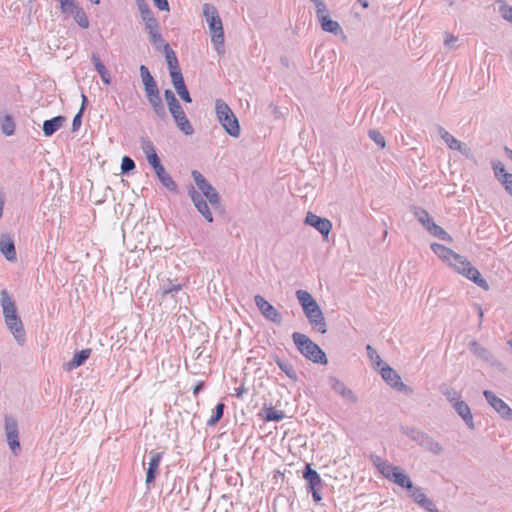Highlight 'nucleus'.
<instances>
[{"label":"nucleus","instance_id":"obj_49","mask_svg":"<svg viewBox=\"0 0 512 512\" xmlns=\"http://www.w3.org/2000/svg\"><path fill=\"white\" fill-rule=\"evenodd\" d=\"M443 394L446 397V399L452 404V406L454 405L455 402L461 401L459 393L453 388H447L443 392Z\"/></svg>","mask_w":512,"mask_h":512},{"label":"nucleus","instance_id":"obj_41","mask_svg":"<svg viewBox=\"0 0 512 512\" xmlns=\"http://www.w3.org/2000/svg\"><path fill=\"white\" fill-rule=\"evenodd\" d=\"M427 231L431 235L439 238L440 240H443V241H451L452 240L451 236L442 227H440L436 223H433L430 227H428Z\"/></svg>","mask_w":512,"mask_h":512},{"label":"nucleus","instance_id":"obj_40","mask_svg":"<svg viewBox=\"0 0 512 512\" xmlns=\"http://www.w3.org/2000/svg\"><path fill=\"white\" fill-rule=\"evenodd\" d=\"M491 164L496 179L502 184L505 180V176H510L511 173H507L504 164L498 160L492 161Z\"/></svg>","mask_w":512,"mask_h":512},{"label":"nucleus","instance_id":"obj_30","mask_svg":"<svg viewBox=\"0 0 512 512\" xmlns=\"http://www.w3.org/2000/svg\"><path fill=\"white\" fill-rule=\"evenodd\" d=\"M139 71L145 92L158 88L156 81L154 80L147 66L141 65L139 67Z\"/></svg>","mask_w":512,"mask_h":512},{"label":"nucleus","instance_id":"obj_16","mask_svg":"<svg viewBox=\"0 0 512 512\" xmlns=\"http://www.w3.org/2000/svg\"><path fill=\"white\" fill-rule=\"evenodd\" d=\"M329 384L332 388V390L339 394L344 400L350 402V403H356L357 402V396L354 394V392L346 387L343 381L339 380L338 378L334 376H330Z\"/></svg>","mask_w":512,"mask_h":512},{"label":"nucleus","instance_id":"obj_26","mask_svg":"<svg viewBox=\"0 0 512 512\" xmlns=\"http://www.w3.org/2000/svg\"><path fill=\"white\" fill-rule=\"evenodd\" d=\"M65 122L66 118L61 115L45 120L42 127L44 135L46 137L52 136L64 125Z\"/></svg>","mask_w":512,"mask_h":512},{"label":"nucleus","instance_id":"obj_58","mask_svg":"<svg viewBox=\"0 0 512 512\" xmlns=\"http://www.w3.org/2000/svg\"><path fill=\"white\" fill-rule=\"evenodd\" d=\"M505 190L512 196V174L510 176H505V180L502 183Z\"/></svg>","mask_w":512,"mask_h":512},{"label":"nucleus","instance_id":"obj_22","mask_svg":"<svg viewBox=\"0 0 512 512\" xmlns=\"http://www.w3.org/2000/svg\"><path fill=\"white\" fill-rule=\"evenodd\" d=\"M0 252L8 261H14L17 258L14 241L11 236L3 234L0 238Z\"/></svg>","mask_w":512,"mask_h":512},{"label":"nucleus","instance_id":"obj_60","mask_svg":"<svg viewBox=\"0 0 512 512\" xmlns=\"http://www.w3.org/2000/svg\"><path fill=\"white\" fill-rule=\"evenodd\" d=\"M204 389V382L199 381L193 388V395L197 396Z\"/></svg>","mask_w":512,"mask_h":512},{"label":"nucleus","instance_id":"obj_21","mask_svg":"<svg viewBox=\"0 0 512 512\" xmlns=\"http://www.w3.org/2000/svg\"><path fill=\"white\" fill-rule=\"evenodd\" d=\"M303 478L307 481L308 490L322 489V479L319 473L311 468L310 464H306L303 471Z\"/></svg>","mask_w":512,"mask_h":512},{"label":"nucleus","instance_id":"obj_37","mask_svg":"<svg viewBox=\"0 0 512 512\" xmlns=\"http://www.w3.org/2000/svg\"><path fill=\"white\" fill-rule=\"evenodd\" d=\"M68 14H71L74 17V20L80 27L85 29L89 27L88 17L81 7H74V9L71 10Z\"/></svg>","mask_w":512,"mask_h":512},{"label":"nucleus","instance_id":"obj_51","mask_svg":"<svg viewBox=\"0 0 512 512\" xmlns=\"http://www.w3.org/2000/svg\"><path fill=\"white\" fill-rule=\"evenodd\" d=\"M499 12L506 21L512 23V6L503 3L499 7Z\"/></svg>","mask_w":512,"mask_h":512},{"label":"nucleus","instance_id":"obj_34","mask_svg":"<svg viewBox=\"0 0 512 512\" xmlns=\"http://www.w3.org/2000/svg\"><path fill=\"white\" fill-rule=\"evenodd\" d=\"M469 349L475 356L485 361H491L493 358L492 354L477 341H471L469 343Z\"/></svg>","mask_w":512,"mask_h":512},{"label":"nucleus","instance_id":"obj_7","mask_svg":"<svg viewBox=\"0 0 512 512\" xmlns=\"http://www.w3.org/2000/svg\"><path fill=\"white\" fill-rule=\"evenodd\" d=\"M164 97L168 105V109L170 114L172 115L177 127L180 131H182L185 135H191L194 132V129L185 115L183 108L179 101L177 100L175 94L170 89H166L164 91Z\"/></svg>","mask_w":512,"mask_h":512},{"label":"nucleus","instance_id":"obj_8","mask_svg":"<svg viewBox=\"0 0 512 512\" xmlns=\"http://www.w3.org/2000/svg\"><path fill=\"white\" fill-rule=\"evenodd\" d=\"M460 259L449 262V266L452 267L457 273L463 275L483 290H489L488 282L481 276L477 268H475L471 262L464 256L458 254Z\"/></svg>","mask_w":512,"mask_h":512},{"label":"nucleus","instance_id":"obj_2","mask_svg":"<svg viewBox=\"0 0 512 512\" xmlns=\"http://www.w3.org/2000/svg\"><path fill=\"white\" fill-rule=\"evenodd\" d=\"M0 296L5 324L13 334L16 342L19 345H23L26 341V333L22 320L18 315L16 304L6 289L1 291Z\"/></svg>","mask_w":512,"mask_h":512},{"label":"nucleus","instance_id":"obj_53","mask_svg":"<svg viewBox=\"0 0 512 512\" xmlns=\"http://www.w3.org/2000/svg\"><path fill=\"white\" fill-rule=\"evenodd\" d=\"M60 8L63 13H69L74 7H77V3L74 0H58Z\"/></svg>","mask_w":512,"mask_h":512},{"label":"nucleus","instance_id":"obj_27","mask_svg":"<svg viewBox=\"0 0 512 512\" xmlns=\"http://www.w3.org/2000/svg\"><path fill=\"white\" fill-rule=\"evenodd\" d=\"M90 354L91 349H83L81 351L76 352L72 360L64 364V369L66 371H71L75 368L80 367L89 358Z\"/></svg>","mask_w":512,"mask_h":512},{"label":"nucleus","instance_id":"obj_11","mask_svg":"<svg viewBox=\"0 0 512 512\" xmlns=\"http://www.w3.org/2000/svg\"><path fill=\"white\" fill-rule=\"evenodd\" d=\"M4 429L8 446L13 454L17 456L21 451V445L19 442V427L16 418L11 415H5Z\"/></svg>","mask_w":512,"mask_h":512},{"label":"nucleus","instance_id":"obj_44","mask_svg":"<svg viewBox=\"0 0 512 512\" xmlns=\"http://www.w3.org/2000/svg\"><path fill=\"white\" fill-rule=\"evenodd\" d=\"M368 136L372 141L375 142V144L379 148H381V149L385 148V146H386L385 138L378 130H375V129L369 130Z\"/></svg>","mask_w":512,"mask_h":512},{"label":"nucleus","instance_id":"obj_54","mask_svg":"<svg viewBox=\"0 0 512 512\" xmlns=\"http://www.w3.org/2000/svg\"><path fill=\"white\" fill-rule=\"evenodd\" d=\"M83 107L80 108L78 113L74 116L72 121V131H77L82 124Z\"/></svg>","mask_w":512,"mask_h":512},{"label":"nucleus","instance_id":"obj_9","mask_svg":"<svg viewBox=\"0 0 512 512\" xmlns=\"http://www.w3.org/2000/svg\"><path fill=\"white\" fill-rule=\"evenodd\" d=\"M405 434L424 450L431 452L434 455H440L443 452L442 445L423 431L416 428H407L405 430Z\"/></svg>","mask_w":512,"mask_h":512},{"label":"nucleus","instance_id":"obj_4","mask_svg":"<svg viewBox=\"0 0 512 512\" xmlns=\"http://www.w3.org/2000/svg\"><path fill=\"white\" fill-rule=\"evenodd\" d=\"M292 340L298 351L313 363L326 365L328 363L327 356L321 347L313 342L307 335L294 332Z\"/></svg>","mask_w":512,"mask_h":512},{"label":"nucleus","instance_id":"obj_43","mask_svg":"<svg viewBox=\"0 0 512 512\" xmlns=\"http://www.w3.org/2000/svg\"><path fill=\"white\" fill-rule=\"evenodd\" d=\"M225 404L220 402L216 405L214 414L210 417V419L207 421L208 426H215L220 419L223 417Z\"/></svg>","mask_w":512,"mask_h":512},{"label":"nucleus","instance_id":"obj_1","mask_svg":"<svg viewBox=\"0 0 512 512\" xmlns=\"http://www.w3.org/2000/svg\"><path fill=\"white\" fill-rule=\"evenodd\" d=\"M191 176L200 191H197L193 186H191L188 190V195L198 212L208 222H213V215L209 209L207 201L213 207H218L220 205L219 193L198 170H193L191 172Z\"/></svg>","mask_w":512,"mask_h":512},{"label":"nucleus","instance_id":"obj_50","mask_svg":"<svg viewBox=\"0 0 512 512\" xmlns=\"http://www.w3.org/2000/svg\"><path fill=\"white\" fill-rule=\"evenodd\" d=\"M169 72H170L171 81H172V84L174 87L177 86L178 84L184 83V78H183L180 67L176 68L175 70H169Z\"/></svg>","mask_w":512,"mask_h":512},{"label":"nucleus","instance_id":"obj_57","mask_svg":"<svg viewBox=\"0 0 512 512\" xmlns=\"http://www.w3.org/2000/svg\"><path fill=\"white\" fill-rule=\"evenodd\" d=\"M369 459L370 461L372 462V464L376 467V468H379L385 460H383L380 456L376 455V454H371L369 456Z\"/></svg>","mask_w":512,"mask_h":512},{"label":"nucleus","instance_id":"obj_52","mask_svg":"<svg viewBox=\"0 0 512 512\" xmlns=\"http://www.w3.org/2000/svg\"><path fill=\"white\" fill-rule=\"evenodd\" d=\"M366 350H367L369 359L373 363H375L376 365L379 366L381 364L382 360H381L380 355L377 353V351L371 345H367Z\"/></svg>","mask_w":512,"mask_h":512},{"label":"nucleus","instance_id":"obj_38","mask_svg":"<svg viewBox=\"0 0 512 512\" xmlns=\"http://www.w3.org/2000/svg\"><path fill=\"white\" fill-rule=\"evenodd\" d=\"M136 4L143 22H147L155 18L146 0H136Z\"/></svg>","mask_w":512,"mask_h":512},{"label":"nucleus","instance_id":"obj_14","mask_svg":"<svg viewBox=\"0 0 512 512\" xmlns=\"http://www.w3.org/2000/svg\"><path fill=\"white\" fill-rule=\"evenodd\" d=\"M305 224L314 227L325 238L328 237V235L332 229V223L329 219L322 218L312 212H308L306 214Z\"/></svg>","mask_w":512,"mask_h":512},{"label":"nucleus","instance_id":"obj_28","mask_svg":"<svg viewBox=\"0 0 512 512\" xmlns=\"http://www.w3.org/2000/svg\"><path fill=\"white\" fill-rule=\"evenodd\" d=\"M390 481L394 482L398 486L405 488L408 490H411L413 488V482L411 481L410 477L398 466L397 470L391 474Z\"/></svg>","mask_w":512,"mask_h":512},{"label":"nucleus","instance_id":"obj_3","mask_svg":"<svg viewBox=\"0 0 512 512\" xmlns=\"http://www.w3.org/2000/svg\"><path fill=\"white\" fill-rule=\"evenodd\" d=\"M295 296L310 325L319 333L325 334L327 332V323L317 301L308 291L302 289L297 290Z\"/></svg>","mask_w":512,"mask_h":512},{"label":"nucleus","instance_id":"obj_17","mask_svg":"<svg viewBox=\"0 0 512 512\" xmlns=\"http://www.w3.org/2000/svg\"><path fill=\"white\" fill-rule=\"evenodd\" d=\"M146 97L148 99V102L154 111L155 115L160 119H165L167 117V113L162 101V98L160 96L159 89H154L151 91H147Z\"/></svg>","mask_w":512,"mask_h":512},{"label":"nucleus","instance_id":"obj_23","mask_svg":"<svg viewBox=\"0 0 512 512\" xmlns=\"http://www.w3.org/2000/svg\"><path fill=\"white\" fill-rule=\"evenodd\" d=\"M452 407L454 408L456 413L463 419V421L465 422L469 429H475L471 409L466 402L462 400L459 402H455Z\"/></svg>","mask_w":512,"mask_h":512},{"label":"nucleus","instance_id":"obj_62","mask_svg":"<svg viewBox=\"0 0 512 512\" xmlns=\"http://www.w3.org/2000/svg\"><path fill=\"white\" fill-rule=\"evenodd\" d=\"M4 203H5V193L3 191H0V219L3 216Z\"/></svg>","mask_w":512,"mask_h":512},{"label":"nucleus","instance_id":"obj_12","mask_svg":"<svg viewBox=\"0 0 512 512\" xmlns=\"http://www.w3.org/2000/svg\"><path fill=\"white\" fill-rule=\"evenodd\" d=\"M254 302L257 308L259 309L260 313L266 320L276 325H280L282 323L281 313L272 304H270L263 296L259 294L255 295Z\"/></svg>","mask_w":512,"mask_h":512},{"label":"nucleus","instance_id":"obj_6","mask_svg":"<svg viewBox=\"0 0 512 512\" xmlns=\"http://www.w3.org/2000/svg\"><path fill=\"white\" fill-rule=\"evenodd\" d=\"M215 113L218 121L228 135L235 138L240 136L239 121L228 104L222 99L216 100Z\"/></svg>","mask_w":512,"mask_h":512},{"label":"nucleus","instance_id":"obj_39","mask_svg":"<svg viewBox=\"0 0 512 512\" xmlns=\"http://www.w3.org/2000/svg\"><path fill=\"white\" fill-rule=\"evenodd\" d=\"M414 216L426 229L435 223L429 213L423 208H415Z\"/></svg>","mask_w":512,"mask_h":512},{"label":"nucleus","instance_id":"obj_55","mask_svg":"<svg viewBox=\"0 0 512 512\" xmlns=\"http://www.w3.org/2000/svg\"><path fill=\"white\" fill-rule=\"evenodd\" d=\"M148 163L152 166V168L155 170L157 169L158 167H161L163 166L161 164V161H160V158L158 157L157 154H153L151 156H149L148 158H146Z\"/></svg>","mask_w":512,"mask_h":512},{"label":"nucleus","instance_id":"obj_63","mask_svg":"<svg viewBox=\"0 0 512 512\" xmlns=\"http://www.w3.org/2000/svg\"><path fill=\"white\" fill-rule=\"evenodd\" d=\"M246 391V389L244 388V386H240L239 388H236L235 389V396L237 398H242L243 397V393Z\"/></svg>","mask_w":512,"mask_h":512},{"label":"nucleus","instance_id":"obj_15","mask_svg":"<svg viewBox=\"0 0 512 512\" xmlns=\"http://www.w3.org/2000/svg\"><path fill=\"white\" fill-rule=\"evenodd\" d=\"M409 496L413 501L418 504L421 508L428 512H439L435 503L426 496L420 487L414 486L411 490H408Z\"/></svg>","mask_w":512,"mask_h":512},{"label":"nucleus","instance_id":"obj_20","mask_svg":"<svg viewBox=\"0 0 512 512\" xmlns=\"http://www.w3.org/2000/svg\"><path fill=\"white\" fill-rule=\"evenodd\" d=\"M381 377L393 388L402 390L405 385L401 377L389 365H385L380 370Z\"/></svg>","mask_w":512,"mask_h":512},{"label":"nucleus","instance_id":"obj_35","mask_svg":"<svg viewBox=\"0 0 512 512\" xmlns=\"http://www.w3.org/2000/svg\"><path fill=\"white\" fill-rule=\"evenodd\" d=\"M162 46L169 70H175L176 68H179L176 53L171 49L170 45L168 43H163Z\"/></svg>","mask_w":512,"mask_h":512},{"label":"nucleus","instance_id":"obj_48","mask_svg":"<svg viewBox=\"0 0 512 512\" xmlns=\"http://www.w3.org/2000/svg\"><path fill=\"white\" fill-rule=\"evenodd\" d=\"M135 162L132 158L124 156L121 163V171L123 174H127L135 169Z\"/></svg>","mask_w":512,"mask_h":512},{"label":"nucleus","instance_id":"obj_64","mask_svg":"<svg viewBox=\"0 0 512 512\" xmlns=\"http://www.w3.org/2000/svg\"><path fill=\"white\" fill-rule=\"evenodd\" d=\"M504 151H505L507 157L512 161V149L505 147Z\"/></svg>","mask_w":512,"mask_h":512},{"label":"nucleus","instance_id":"obj_25","mask_svg":"<svg viewBox=\"0 0 512 512\" xmlns=\"http://www.w3.org/2000/svg\"><path fill=\"white\" fill-rule=\"evenodd\" d=\"M431 250L447 264H449L450 261L460 259L458 253L439 243H432Z\"/></svg>","mask_w":512,"mask_h":512},{"label":"nucleus","instance_id":"obj_19","mask_svg":"<svg viewBox=\"0 0 512 512\" xmlns=\"http://www.w3.org/2000/svg\"><path fill=\"white\" fill-rule=\"evenodd\" d=\"M145 30L149 35L150 42L159 48L160 45L164 43V40L161 35L160 26L156 18L151 19L147 22H144Z\"/></svg>","mask_w":512,"mask_h":512},{"label":"nucleus","instance_id":"obj_61","mask_svg":"<svg viewBox=\"0 0 512 512\" xmlns=\"http://www.w3.org/2000/svg\"><path fill=\"white\" fill-rule=\"evenodd\" d=\"M312 493L313 500L315 502H319L322 500V496L320 494L321 489L309 490Z\"/></svg>","mask_w":512,"mask_h":512},{"label":"nucleus","instance_id":"obj_18","mask_svg":"<svg viewBox=\"0 0 512 512\" xmlns=\"http://www.w3.org/2000/svg\"><path fill=\"white\" fill-rule=\"evenodd\" d=\"M162 457H163L162 452H157L155 450H152L150 452V461L148 463V468H147V472H146V484L147 485L154 482L157 472H158V467L162 460Z\"/></svg>","mask_w":512,"mask_h":512},{"label":"nucleus","instance_id":"obj_47","mask_svg":"<svg viewBox=\"0 0 512 512\" xmlns=\"http://www.w3.org/2000/svg\"><path fill=\"white\" fill-rule=\"evenodd\" d=\"M176 92L178 93V95L180 96V98L186 102V103H191L192 102V98L190 96V93L185 85V82L182 83V84H178L177 86L174 87Z\"/></svg>","mask_w":512,"mask_h":512},{"label":"nucleus","instance_id":"obj_10","mask_svg":"<svg viewBox=\"0 0 512 512\" xmlns=\"http://www.w3.org/2000/svg\"><path fill=\"white\" fill-rule=\"evenodd\" d=\"M316 6V16L321 24V28L325 32L337 35L342 32L341 26L337 21L329 17V12L326 4L322 0H311Z\"/></svg>","mask_w":512,"mask_h":512},{"label":"nucleus","instance_id":"obj_5","mask_svg":"<svg viewBox=\"0 0 512 512\" xmlns=\"http://www.w3.org/2000/svg\"><path fill=\"white\" fill-rule=\"evenodd\" d=\"M203 15L208 23L212 35L211 41L216 51L219 54L224 53V29L216 7L212 4L205 3L203 5Z\"/></svg>","mask_w":512,"mask_h":512},{"label":"nucleus","instance_id":"obj_31","mask_svg":"<svg viewBox=\"0 0 512 512\" xmlns=\"http://www.w3.org/2000/svg\"><path fill=\"white\" fill-rule=\"evenodd\" d=\"M274 361L277 366L293 381L298 380V375L293 367V365L286 360L281 359L279 356H274Z\"/></svg>","mask_w":512,"mask_h":512},{"label":"nucleus","instance_id":"obj_36","mask_svg":"<svg viewBox=\"0 0 512 512\" xmlns=\"http://www.w3.org/2000/svg\"><path fill=\"white\" fill-rule=\"evenodd\" d=\"M15 121L12 116L5 115L0 120V128L4 135L11 136L15 132Z\"/></svg>","mask_w":512,"mask_h":512},{"label":"nucleus","instance_id":"obj_45","mask_svg":"<svg viewBox=\"0 0 512 512\" xmlns=\"http://www.w3.org/2000/svg\"><path fill=\"white\" fill-rule=\"evenodd\" d=\"M398 466H394L387 461H384V463L377 468L378 471L388 480L391 479V474L394 473L397 470Z\"/></svg>","mask_w":512,"mask_h":512},{"label":"nucleus","instance_id":"obj_42","mask_svg":"<svg viewBox=\"0 0 512 512\" xmlns=\"http://www.w3.org/2000/svg\"><path fill=\"white\" fill-rule=\"evenodd\" d=\"M285 417L283 411L277 410L274 407L264 409V420L265 421H281Z\"/></svg>","mask_w":512,"mask_h":512},{"label":"nucleus","instance_id":"obj_13","mask_svg":"<svg viewBox=\"0 0 512 512\" xmlns=\"http://www.w3.org/2000/svg\"><path fill=\"white\" fill-rule=\"evenodd\" d=\"M483 395L491 407L505 420L512 422V409L492 391L485 390Z\"/></svg>","mask_w":512,"mask_h":512},{"label":"nucleus","instance_id":"obj_29","mask_svg":"<svg viewBox=\"0 0 512 512\" xmlns=\"http://www.w3.org/2000/svg\"><path fill=\"white\" fill-rule=\"evenodd\" d=\"M154 172L164 187L173 192L177 190V184L172 179V177L166 172L164 166L158 167L157 169L154 170Z\"/></svg>","mask_w":512,"mask_h":512},{"label":"nucleus","instance_id":"obj_59","mask_svg":"<svg viewBox=\"0 0 512 512\" xmlns=\"http://www.w3.org/2000/svg\"><path fill=\"white\" fill-rule=\"evenodd\" d=\"M458 41V38L453 36V35H447L446 38H445V45L447 47H450V48H453L454 47V44Z\"/></svg>","mask_w":512,"mask_h":512},{"label":"nucleus","instance_id":"obj_46","mask_svg":"<svg viewBox=\"0 0 512 512\" xmlns=\"http://www.w3.org/2000/svg\"><path fill=\"white\" fill-rule=\"evenodd\" d=\"M141 148L146 156L148 158L149 156L153 154H157L156 149L153 145V143L148 138H141Z\"/></svg>","mask_w":512,"mask_h":512},{"label":"nucleus","instance_id":"obj_24","mask_svg":"<svg viewBox=\"0 0 512 512\" xmlns=\"http://www.w3.org/2000/svg\"><path fill=\"white\" fill-rule=\"evenodd\" d=\"M437 131L443 141L447 144V146L452 150H457L461 153L466 152V148L463 143L456 139L453 135H451L447 130H445L442 126H437Z\"/></svg>","mask_w":512,"mask_h":512},{"label":"nucleus","instance_id":"obj_32","mask_svg":"<svg viewBox=\"0 0 512 512\" xmlns=\"http://www.w3.org/2000/svg\"><path fill=\"white\" fill-rule=\"evenodd\" d=\"M92 62L94 63L96 71L99 73L102 81L105 84L111 83V76L105 65L101 62L100 57L98 54L93 53L92 54Z\"/></svg>","mask_w":512,"mask_h":512},{"label":"nucleus","instance_id":"obj_33","mask_svg":"<svg viewBox=\"0 0 512 512\" xmlns=\"http://www.w3.org/2000/svg\"><path fill=\"white\" fill-rule=\"evenodd\" d=\"M181 289H182V284L174 283L169 278L161 280V284H160V288H159L162 296H166L169 294L173 295L174 293H177Z\"/></svg>","mask_w":512,"mask_h":512},{"label":"nucleus","instance_id":"obj_56","mask_svg":"<svg viewBox=\"0 0 512 512\" xmlns=\"http://www.w3.org/2000/svg\"><path fill=\"white\" fill-rule=\"evenodd\" d=\"M155 6L161 11H169V3L167 0H153Z\"/></svg>","mask_w":512,"mask_h":512}]
</instances>
